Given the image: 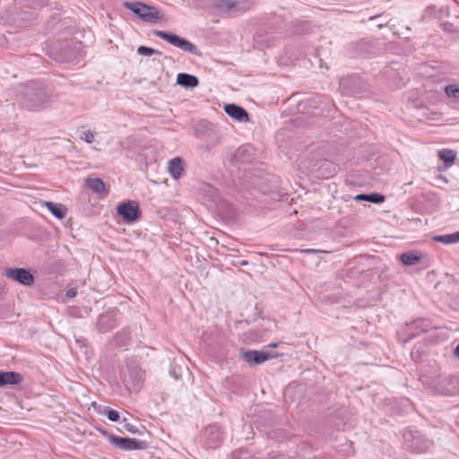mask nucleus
<instances>
[{
    "label": "nucleus",
    "mask_w": 459,
    "mask_h": 459,
    "mask_svg": "<svg viewBox=\"0 0 459 459\" xmlns=\"http://www.w3.org/2000/svg\"><path fill=\"white\" fill-rule=\"evenodd\" d=\"M438 157L444 161L445 166L449 168L454 164L456 158V153L453 150L443 149L439 151Z\"/></svg>",
    "instance_id": "nucleus-18"
},
{
    "label": "nucleus",
    "mask_w": 459,
    "mask_h": 459,
    "mask_svg": "<svg viewBox=\"0 0 459 459\" xmlns=\"http://www.w3.org/2000/svg\"><path fill=\"white\" fill-rule=\"evenodd\" d=\"M302 253H306V254H313V253H317L318 250H316V249H303L301 250Z\"/></svg>",
    "instance_id": "nucleus-33"
},
{
    "label": "nucleus",
    "mask_w": 459,
    "mask_h": 459,
    "mask_svg": "<svg viewBox=\"0 0 459 459\" xmlns=\"http://www.w3.org/2000/svg\"><path fill=\"white\" fill-rule=\"evenodd\" d=\"M19 94L22 107L32 111L47 107L52 99L49 89L38 82L22 85Z\"/></svg>",
    "instance_id": "nucleus-1"
},
{
    "label": "nucleus",
    "mask_w": 459,
    "mask_h": 459,
    "mask_svg": "<svg viewBox=\"0 0 459 459\" xmlns=\"http://www.w3.org/2000/svg\"><path fill=\"white\" fill-rule=\"evenodd\" d=\"M403 437L406 441H409L411 438L412 439H418L420 437H419V433L418 431H413L411 429H408V430H405L404 433H403Z\"/></svg>",
    "instance_id": "nucleus-28"
},
{
    "label": "nucleus",
    "mask_w": 459,
    "mask_h": 459,
    "mask_svg": "<svg viewBox=\"0 0 459 459\" xmlns=\"http://www.w3.org/2000/svg\"><path fill=\"white\" fill-rule=\"evenodd\" d=\"M152 33L155 36L166 40L170 45L177 47L186 52L197 56L200 55V52L195 45L177 34L159 30H154Z\"/></svg>",
    "instance_id": "nucleus-5"
},
{
    "label": "nucleus",
    "mask_w": 459,
    "mask_h": 459,
    "mask_svg": "<svg viewBox=\"0 0 459 459\" xmlns=\"http://www.w3.org/2000/svg\"><path fill=\"white\" fill-rule=\"evenodd\" d=\"M105 414L110 421L117 422L120 419L119 412L112 408L106 407Z\"/></svg>",
    "instance_id": "nucleus-25"
},
{
    "label": "nucleus",
    "mask_w": 459,
    "mask_h": 459,
    "mask_svg": "<svg viewBox=\"0 0 459 459\" xmlns=\"http://www.w3.org/2000/svg\"><path fill=\"white\" fill-rule=\"evenodd\" d=\"M377 17V15H376V16H371V17H370V20H374V19H376Z\"/></svg>",
    "instance_id": "nucleus-39"
},
{
    "label": "nucleus",
    "mask_w": 459,
    "mask_h": 459,
    "mask_svg": "<svg viewBox=\"0 0 459 459\" xmlns=\"http://www.w3.org/2000/svg\"><path fill=\"white\" fill-rule=\"evenodd\" d=\"M421 260V255L417 252H406L401 255V261L405 265H413Z\"/></svg>",
    "instance_id": "nucleus-20"
},
{
    "label": "nucleus",
    "mask_w": 459,
    "mask_h": 459,
    "mask_svg": "<svg viewBox=\"0 0 459 459\" xmlns=\"http://www.w3.org/2000/svg\"><path fill=\"white\" fill-rule=\"evenodd\" d=\"M100 432L104 437H106L108 439L111 445L123 451L142 450L147 447L146 441H141L131 437H122L115 436L113 434H109L106 430H100Z\"/></svg>",
    "instance_id": "nucleus-4"
},
{
    "label": "nucleus",
    "mask_w": 459,
    "mask_h": 459,
    "mask_svg": "<svg viewBox=\"0 0 459 459\" xmlns=\"http://www.w3.org/2000/svg\"><path fill=\"white\" fill-rule=\"evenodd\" d=\"M242 357L250 365H260L263 362L278 357L277 352L265 351H247L242 352Z\"/></svg>",
    "instance_id": "nucleus-10"
},
{
    "label": "nucleus",
    "mask_w": 459,
    "mask_h": 459,
    "mask_svg": "<svg viewBox=\"0 0 459 459\" xmlns=\"http://www.w3.org/2000/svg\"><path fill=\"white\" fill-rule=\"evenodd\" d=\"M251 151V147L248 145H243L239 147L235 153V157L238 160H242L243 156L246 153H248Z\"/></svg>",
    "instance_id": "nucleus-27"
},
{
    "label": "nucleus",
    "mask_w": 459,
    "mask_h": 459,
    "mask_svg": "<svg viewBox=\"0 0 459 459\" xmlns=\"http://www.w3.org/2000/svg\"><path fill=\"white\" fill-rule=\"evenodd\" d=\"M385 201V196L378 193H370L368 194L367 202H370L373 204H382Z\"/></svg>",
    "instance_id": "nucleus-26"
},
{
    "label": "nucleus",
    "mask_w": 459,
    "mask_h": 459,
    "mask_svg": "<svg viewBox=\"0 0 459 459\" xmlns=\"http://www.w3.org/2000/svg\"><path fill=\"white\" fill-rule=\"evenodd\" d=\"M433 239L437 242H441L443 244H455L456 243L455 234H446V235H437L433 237Z\"/></svg>",
    "instance_id": "nucleus-21"
},
{
    "label": "nucleus",
    "mask_w": 459,
    "mask_h": 459,
    "mask_svg": "<svg viewBox=\"0 0 459 459\" xmlns=\"http://www.w3.org/2000/svg\"><path fill=\"white\" fill-rule=\"evenodd\" d=\"M128 377L135 388H138L141 383L143 381L144 373L137 368L129 369Z\"/></svg>",
    "instance_id": "nucleus-19"
},
{
    "label": "nucleus",
    "mask_w": 459,
    "mask_h": 459,
    "mask_svg": "<svg viewBox=\"0 0 459 459\" xmlns=\"http://www.w3.org/2000/svg\"><path fill=\"white\" fill-rule=\"evenodd\" d=\"M252 4L250 0H217L214 8L220 13L238 16L249 10Z\"/></svg>",
    "instance_id": "nucleus-3"
},
{
    "label": "nucleus",
    "mask_w": 459,
    "mask_h": 459,
    "mask_svg": "<svg viewBox=\"0 0 459 459\" xmlns=\"http://www.w3.org/2000/svg\"><path fill=\"white\" fill-rule=\"evenodd\" d=\"M48 210L57 219H64L67 214V208L61 204L52 202H45Z\"/></svg>",
    "instance_id": "nucleus-16"
},
{
    "label": "nucleus",
    "mask_w": 459,
    "mask_h": 459,
    "mask_svg": "<svg viewBox=\"0 0 459 459\" xmlns=\"http://www.w3.org/2000/svg\"><path fill=\"white\" fill-rule=\"evenodd\" d=\"M202 438L207 448H216L222 443V433L216 424L208 425L203 431Z\"/></svg>",
    "instance_id": "nucleus-8"
},
{
    "label": "nucleus",
    "mask_w": 459,
    "mask_h": 459,
    "mask_svg": "<svg viewBox=\"0 0 459 459\" xmlns=\"http://www.w3.org/2000/svg\"><path fill=\"white\" fill-rule=\"evenodd\" d=\"M456 238V243L459 242V231L455 232Z\"/></svg>",
    "instance_id": "nucleus-36"
},
{
    "label": "nucleus",
    "mask_w": 459,
    "mask_h": 459,
    "mask_svg": "<svg viewBox=\"0 0 459 459\" xmlns=\"http://www.w3.org/2000/svg\"><path fill=\"white\" fill-rule=\"evenodd\" d=\"M117 214L126 222H134L140 219L142 212L136 202L127 201L120 204L117 208Z\"/></svg>",
    "instance_id": "nucleus-7"
},
{
    "label": "nucleus",
    "mask_w": 459,
    "mask_h": 459,
    "mask_svg": "<svg viewBox=\"0 0 459 459\" xmlns=\"http://www.w3.org/2000/svg\"><path fill=\"white\" fill-rule=\"evenodd\" d=\"M241 264H247V261H242Z\"/></svg>",
    "instance_id": "nucleus-38"
},
{
    "label": "nucleus",
    "mask_w": 459,
    "mask_h": 459,
    "mask_svg": "<svg viewBox=\"0 0 459 459\" xmlns=\"http://www.w3.org/2000/svg\"><path fill=\"white\" fill-rule=\"evenodd\" d=\"M23 377L20 373L13 371H2L0 372V387L8 385H19L22 382Z\"/></svg>",
    "instance_id": "nucleus-14"
},
{
    "label": "nucleus",
    "mask_w": 459,
    "mask_h": 459,
    "mask_svg": "<svg viewBox=\"0 0 459 459\" xmlns=\"http://www.w3.org/2000/svg\"><path fill=\"white\" fill-rule=\"evenodd\" d=\"M443 29L448 32H457V30L454 28L452 23L446 22L443 24Z\"/></svg>",
    "instance_id": "nucleus-30"
},
{
    "label": "nucleus",
    "mask_w": 459,
    "mask_h": 459,
    "mask_svg": "<svg viewBox=\"0 0 459 459\" xmlns=\"http://www.w3.org/2000/svg\"><path fill=\"white\" fill-rule=\"evenodd\" d=\"M224 111L228 116L238 122H247L249 120L247 111L237 104H225Z\"/></svg>",
    "instance_id": "nucleus-12"
},
{
    "label": "nucleus",
    "mask_w": 459,
    "mask_h": 459,
    "mask_svg": "<svg viewBox=\"0 0 459 459\" xmlns=\"http://www.w3.org/2000/svg\"><path fill=\"white\" fill-rule=\"evenodd\" d=\"M96 133L91 130L81 131L80 138L81 140L86 142L87 143H91L95 139Z\"/></svg>",
    "instance_id": "nucleus-24"
},
{
    "label": "nucleus",
    "mask_w": 459,
    "mask_h": 459,
    "mask_svg": "<svg viewBox=\"0 0 459 459\" xmlns=\"http://www.w3.org/2000/svg\"><path fill=\"white\" fill-rule=\"evenodd\" d=\"M86 186L96 194L107 195L106 186L100 178H87L86 179Z\"/></svg>",
    "instance_id": "nucleus-17"
},
{
    "label": "nucleus",
    "mask_w": 459,
    "mask_h": 459,
    "mask_svg": "<svg viewBox=\"0 0 459 459\" xmlns=\"http://www.w3.org/2000/svg\"><path fill=\"white\" fill-rule=\"evenodd\" d=\"M211 191H212V193H215L214 188H211Z\"/></svg>",
    "instance_id": "nucleus-41"
},
{
    "label": "nucleus",
    "mask_w": 459,
    "mask_h": 459,
    "mask_svg": "<svg viewBox=\"0 0 459 459\" xmlns=\"http://www.w3.org/2000/svg\"><path fill=\"white\" fill-rule=\"evenodd\" d=\"M76 295H77V290L74 288H71V289L67 290L66 294H65V296L70 299L74 298Z\"/></svg>",
    "instance_id": "nucleus-31"
},
{
    "label": "nucleus",
    "mask_w": 459,
    "mask_h": 459,
    "mask_svg": "<svg viewBox=\"0 0 459 459\" xmlns=\"http://www.w3.org/2000/svg\"><path fill=\"white\" fill-rule=\"evenodd\" d=\"M354 199L356 201H367L368 200V194H359L357 195Z\"/></svg>",
    "instance_id": "nucleus-32"
},
{
    "label": "nucleus",
    "mask_w": 459,
    "mask_h": 459,
    "mask_svg": "<svg viewBox=\"0 0 459 459\" xmlns=\"http://www.w3.org/2000/svg\"><path fill=\"white\" fill-rule=\"evenodd\" d=\"M124 428L126 431H128L132 434L139 433V429L135 426H134L130 423H125Z\"/></svg>",
    "instance_id": "nucleus-29"
},
{
    "label": "nucleus",
    "mask_w": 459,
    "mask_h": 459,
    "mask_svg": "<svg viewBox=\"0 0 459 459\" xmlns=\"http://www.w3.org/2000/svg\"><path fill=\"white\" fill-rule=\"evenodd\" d=\"M454 353L455 357L459 358V344L455 347Z\"/></svg>",
    "instance_id": "nucleus-34"
},
{
    "label": "nucleus",
    "mask_w": 459,
    "mask_h": 459,
    "mask_svg": "<svg viewBox=\"0 0 459 459\" xmlns=\"http://www.w3.org/2000/svg\"><path fill=\"white\" fill-rule=\"evenodd\" d=\"M5 276L24 286H31L34 283V277L25 268H8L5 270Z\"/></svg>",
    "instance_id": "nucleus-9"
},
{
    "label": "nucleus",
    "mask_w": 459,
    "mask_h": 459,
    "mask_svg": "<svg viewBox=\"0 0 459 459\" xmlns=\"http://www.w3.org/2000/svg\"><path fill=\"white\" fill-rule=\"evenodd\" d=\"M446 94L450 98L459 99V86L450 84L445 87Z\"/></svg>",
    "instance_id": "nucleus-22"
},
{
    "label": "nucleus",
    "mask_w": 459,
    "mask_h": 459,
    "mask_svg": "<svg viewBox=\"0 0 459 459\" xmlns=\"http://www.w3.org/2000/svg\"><path fill=\"white\" fill-rule=\"evenodd\" d=\"M278 346V343L277 342H272L268 345V347L270 348H276Z\"/></svg>",
    "instance_id": "nucleus-35"
},
{
    "label": "nucleus",
    "mask_w": 459,
    "mask_h": 459,
    "mask_svg": "<svg viewBox=\"0 0 459 459\" xmlns=\"http://www.w3.org/2000/svg\"><path fill=\"white\" fill-rule=\"evenodd\" d=\"M342 92L345 95L358 96L368 90L367 83L358 75L342 78L340 82Z\"/></svg>",
    "instance_id": "nucleus-6"
},
{
    "label": "nucleus",
    "mask_w": 459,
    "mask_h": 459,
    "mask_svg": "<svg viewBox=\"0 0 459 459\" xmlns=\"http://www.w3.org/2000/svg\"><path fill=\"white\" fill-rule=\"evenodd\" d=\"M415 324L420 325V324H423V322L422 321H417V322H415Z\"/></svg>",
    "instance_id": "nucleus-37"
},
{
    "label": "nucleus",
    "mask_w": 459,
    "mask_h": 459,
    "mask_svg": "<svg viewBox=\"0 0 459 459\" xmlns=\"http://www.w3.org/2000/svg\"><path fill=\"white\" fill-rule=\"evenodd\" d=\"M137 54L141 55V56H152V54H159L160 55V51L157 50V49H154L152 48H150V47H146V46H140L138 48H137Z\"/></svg>",
    "instance_id": "nucleus-23"
},
{
    "label": "nucleus",
    "mask_w": 459,
    "mask_h": 459,
    "mask_svg": "<svg viewBox=\"0 0 459 459\" xmlns=\"http://www.w3.org/2000/svg\"><path fill=\"white\" fill-rule=\"evenodd\" d=\"M177 83L184 88L193 89L198 86L199 80L193 74L179 73L177 76Z\"/></svg>",
    "instance_id": "nucleus-15"
},
{
    "label": "nucleus",
    "mask_w": 459,
    "mask_h": 459,
    "mask_svg": "<svg viewBox=\"0 0 459 459\" xmlns=\"http://www.w3.org/2000/svg\"><path fill=\"white\" fill-rule=\"evenodd\" d=\"M437 391L445 395H455L459 394V379L455 377H448L439 383Z\"/></svg>",
    "instance_id": "nucleus-11"
},
{
    "label": "nucleus",
    "mask_w": 459,
    "mask_h": 459,
    "mask_svg": "<svg viewBox=\"0 0 459 459\" xmlns=\"http://www.w3.org/2000/svg\"><path fill=\"white\" fill-rule=\"evenodd\" d=\"M124 7L133 12L145 22L156 24L162 22L164 15L156 6L148 5L142 2H125Z\"/></svg>",
    "instance_id": "nucleus-2"
},
{
    "label": "nucleus",
    "mask_w": 459,
    "mask_h": 459,
    "mask_svg": "<svg viewBox=\"0 0 459 459\" xmlns=\"http://www.w3.org/2000/svg\"><path fill=\"white\" fill-rule=\"evenodd\" d=\"M411 447H412L414 450L420 451V449H419L418 447H416V446H415V447H413V446H411Z\"/></svg>",
    "instance_id": "nucleus-40"
},
{
    "label": "nucleus",
    "mask_w": 459,
    "mask_h": 459,
    "mask_svg": "<svg viewBox=\"0 0 459 459\" xmlns=\"http://www.w3.org/2000/svg\"><path fill=\"white\" fill-rule=\"evenodd\" d=\"M185 168L186 163L181 157H175L168 162V171L173 179L180 178Z\"/></svg>",
    "instance_id": "nucleus-13"
}]
</instances>
